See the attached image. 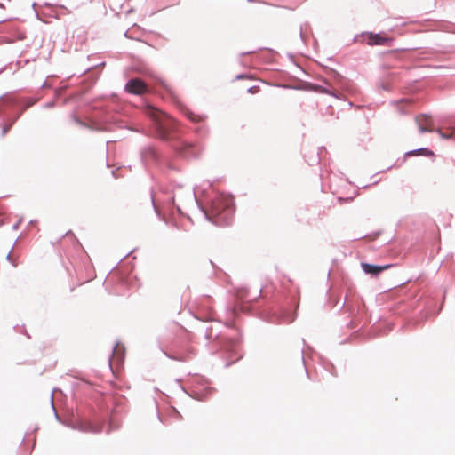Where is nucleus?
I'll list each match as a JSON object with an SVG mask.
<instances>
[{
	"mask_svg": "<svg viewBox=\"0 0 455 455\" xmlns=\"http://www.w3.org/2000/svg\"><path fill=\"white\" fill-rule=\"evenodd\" d=\"M143 113L152 126L148 135L157 137L182 157L196 158L199 156L201 146L184 140L179 124L170 116L148 102L144 103Z\"/></svg>",
	"mask_w": 455,
	"mask_h": 455,
	"instance_id": "1",
	"label": "nucleus"
},
{
	"mask_svg": "<svg viewBox=\"0 0 455 455\" xmlns=\"http://www.w3.org/2000/svg\"><path fill=\"white\" fill-rule=\"evenodd\" d=\"M196 317L202 322L209 323L204 327L205 347L210 354L220 353L228 361L225 364L226 368L243 358L242 337L238 330L234 329L235 335L228 333L229 327L215 321L212 310L205 313L199 312Z\"/></svg>",
	"mask_w": 455,
	"mask_h": 455,
	"instance_id": "2",
	"label": "nucleus"
},
{
	"mask_svg": "<svg viewBox=\"0 0 455 455\" xmlns=\"http://www.w3.org/2000/svg\"><path fill=\"white\" fill-rule=\"evenodd\" d=\"M192 196L204 218L211 223L219 227L230 226L233 222L235 212L234 196L226 193H216L209 201V206L205 207L196 197L195 188Z\"/></svg>",
	"mask_w": 455,
	"mask_h": 455,
	"instance_id": "3",
	"label": "nucleus"
},
{
	"mask_svg": "<svg viewBox=\"0 0 455 455\" xmlns=\"http://www.w3.org/2000/svg\"><path fill=\"white\" fill-rule=\"evenodd\" d=\"M299 291L292 288L279 295L275 305L260 313V318L272 323H291L297 316Z\"/></svg>",
	"mask_w": 455,
	"mask_h": 455,
	"instance_id": "4",
	"label": "nucleus"
},
{
	"mask_svg": "<svg viewBox=\"0 0 455 455\" xmlns=\"http://www.w3.org/2000/svg\"><path fill=\"white\" fill-rule=\"evenodd\" d=\"M161 350L166 357L179 362L189 361L196 355V350L190 345L188 335L176 338L168 348H161Z\"/></svg>",
	"mask_w": 455,
	"mask_h": 455,
	"instance_id": "5",
	"label": "nucleus"
},
{
	"mask_svg": "<svg viewBox=\"0 0 455 455\" xmlns=\"http://www.w3.org/2000/svg\"><path fill=\"white\" fill-rule=\"evenodd\" d=\"M94 108H99V113L95 115L94 118L99 121V130L109 131L113 125L118 127H124L122 121L116 120L115 116L108 113V110L103 109L101 106H94ZM128 130L139 132V130L125 126Z\"/></svg>",
	"mask_w": 455,
	"mask_h": 455,
	"instance_id": "6",
	"label": "nucleus"
},
{
	"mask_svg": "<svg viewBox=\"0 0 455 455\" xmlns=\"http://www.w3.org/2000/svg\"><path fill=\"white\" fill-rule=\"evenodd\" d=\"M420 118H422L424 120V122L427 124L428 119L430 118V116L427 114H422L420 116H417L415 118V121L418 124L419 132L420 133L436 132L437 134H439V136L441 138H443L444 140H451L453 138L454 133H455V119L451 120V122L448 123V129L451 130V132H443L440 128L433 129V128L427 127L420 122Z\"/></svg>",
	"mask_w": 455,
	"mask_h": 455,
	"instance_id": "7",
	"label": "nucleus"
},
{
	"mask_svg": "<svg viewBox=\"0 0 455 455\" xmlns=\"http://www.w3.org/2000/svg\"><path fill=\"white\" fill-rule=\"evenodd\" d=\"M124 91L132 95H143L150 91L149 85L140 77L129 79L124 86Z\"/></svg>",
	"mask_w": 455,
	"mask_h": 455,
	"instance_id": "8",
	"label": "nucleus"
},
{
	"mask_svg": "<svg viewBox=\"0 0 455 455\" xmlns=\"http://www.w3.org/2000/svg\"><path fill=\"white\" fill-rule=\"evenodd\" d=\"M198 384L188 394V395L196 400L203 401L214 392V388L209 387V382L203 377L198 378Z\"/></svg>",
	"mask_w": 455,
	"mask_h": 455,
	"instance_id": "9",
	"label": "nucleus"
},
{
	"mask_svg": "<svg viewBox=\"0 0 455 455\" xmlns=\"http://www.w3.org/2000/svg\"><path fill=\"white\" fill-rule=\"evenodd\" d=\"M367 36V44L369 45H392L394 43L393 37H387L383 35V33H373V32H365L361 35H356L354 37V41H356L359 36Z\"/></svg>",
	"mask_w": 455,
	"mask_h": 455,
	"instance_id": "10",
	"label": "nucleus"
},
{
	"mask_svg": "<svg viewBox=\"0 0 455 455\" xmlns=\"http://www.w3.org/2000/svg\"><path fill=\"white\" fill-rule=\"evenodd\" d=\"M140 156L144 164L148 162L159 164L164 160L163 155L152 145L141 148Z\"/></svg>",
	"mask_w": 455,
	"mask_h": 455,
	"instance_id": "11",
	"label": "nucleus"
},
{
	"mask_svg": "<svg viewBox=\"0 0 455 455\" xmlns=\"http://www.w3.org/2000/svg\"><path fill=\"white\" fill-rule=\"evenodd\" d=\"M360 265L364 274L371 277H378L383 271L394 267V264L378 265L368 262H361Z\"/></svg>",
	"mask_w": 455,
	"mask_h": 455,
	"instance_id": "12",
	"label": "nucleus"
},
{
	"mask_svg": "<svg viewBox=\"0 0 455 455\" xmlns=\"http://www.w3.org/2000/svg\"><path fill=\"white\" fill-rule=\"evenodd\" d=\"M40 96L36 97H28L24 99H19L12 96H7L5 97L4 102L8 103L10 106H15L19 104H22L21 111L28 109V108L35 105L39 100Z\"/></svg>",
	"mask_w": 455,
	"mask_h": 455,
	"instance_id": "13",
	"label": "nucleus"
},
{
	"mask_svg": "<svg viewBox=\"0 0 455 455\" xmlns=\"http://www.w3.org/2000/svg\"><path fill=\"white\" fill-rule=\"evenodd\" d=\"M442 310V306L436 308V303L432 299H427L422 301V309L420 314L422 318L427 319L428 317L436 316Z\"/></svg>",
	"mask_w": 455,
	"mask_h": 455,
	"instance_id": "14",
	"label": "nucleus"
},
{
	"mask_svg": "<svg viewBox=\"0 0 455 455\" xmlns=\"http://www.w3.org/2000/svg\"><path fill=\"white\" fill-rule=\"evenodd\" d=\"M73 429H76L81 432L90 433H100L103 430V423H93L92 421H79L72 427Z\"/></svg>",
	"mask_w": 455,
	"mask_h": 455,
	"instance_id": "15",
	"label": "nucleus"
},
{
	"mask_svg": "<svg viewBox=\"0 0 455 455\" xmlns=\"http://www.w3.org/2000/svg\"><path fill=\"white\" fill-rule=\"evenodd\" d=\"M341 307L345 308L346 311L349 313V315L353 317V320L351 321L350 324H353L354 322L358 320L359 315L362 313L363 310V307L360 305L358 301L352 303L344 300V302L341 305Z\"/></svg>",
	"mask_w": 455,
	"mask_h": 455,
	"instance_id": "16",
	"label": "nucleus"
},
{
	"mask_svg": "<svg viewBox=\"0 0 455 455\" xmlns=\"http://www.w3.org/2000/svg\"><path fill=\"white\" fill-rule=\"evenodd\" d=\"M180 112L188 119L190 120L191 122L195 123V124H200V123H203L205 118H206V116L204 115H200V114H196L194 113L192 110H190L188 107L184 106V105H181L180 107Z\"/></svg>",
	"mask_w": 455,
	"mask_h": 455,
	"instance_id": "17",
	"label": "nucleus"
},
{
	"mask_svg": "<svg viewBox=\"0 0 455 455\" xmlns=\"http://www.w3.org/2000/svg\"><path fill=\"white\" fill-rule=\"evenodd\" d=\"M427 156V157L433 156L434 152L431 149H429L428 148H419L409 150L404 153L402 163H404L408 156Z\"/></svg>",
	"mask_w": 455,
	"mask_h": 455,
	"instance_id": "18",
	"label": "nucleus"
},
{
	"mask_svg": "<svg viewBox=\"0 0 455 455\" xmlns=\"http://www.w3.org/2000/svg\"><path fill=\"white\" fill-rule=\"evenodd\" d=\"M136 71L145 77H148L151 79H156V76L155 75V73L152 71V69L150 68H148L147 66L138 67L136 68Z\"/></svg>",
	"mask_w": 455,
	"mask_h": 455,
	"instance_id": "19",
	"label": "nucleus"
},
{
	"mask_svg": "<svg viewBox=\"0 0 455 455\" xmlns=\"http://www.w3.org/2000/svg\"><path fill=\"white\" fill-rule=\"evenodd\" d=\"M308 209L307 207H300L297 210L296 212V218L298 221L299 222H309V220L306 217V213L307 212Z\"/></svg>",
	"mask_w": 455,
	"mask_h": 455,
	"instance_id": "20",
	"label": "nucleus"
},
{
	"mask_svg": "<svg viewBox=\"0 0 455 455\" xmlns=\"http://www.w3.org/2000/svg\"><path fill=\"white\" fill-rule=\"evenodd\" d=\"M151 202H152V205H153V208H154V212L156 214V216L158 217V219L160 220H162L163 222H164L165 224H167V219L166 217L161 212V211L159 210L158 206L156 204V202H155V199H154V196H153V193L151 192Z\"/></svg>",
	"mask_w": 455,
	"mask_h": 455,
	"instance_id": "21",
	"label": "nucleus"
},
{
	"mask_svg": "<svg viewBox=\"0 0 455 455\" xmlns=\"http://www.w3.org/2000/svg\"><path fill=\"white\" fill-rule=\"evenodd\" d=\"M321 363L325 368V370L329 371L331 375H337L336 372L334 371L335 367L331 362L328 361L327 359L321 358Z\"/></svg>",
	"mask_w": 455,
	"mask_h": 455,
	"instance_id": "22",
	"label": "nucleus"
},
{
	"mask_svg": "<svg viewBox=\"0 0 455 455\" xmlns=\"http://www.w3.org/2000/svg\"><path fill=\"white\" fill-rule=\"evenodd\" d=\"M175 197H176V194H174V195L171 197V199H170V201H169V206H168V208H169V210H170L172 212L173 209H175V210L177 211V212H178L180 215H183V212H182V211H181L180 207L178 204H175Z\"/></svg>",
	"mask_w": 455,
	"mask_h": 455,
	"instance_id": "23",
	"label": "nucleus"
},
{
	"mask_svg": "<svg viewBox=\"0 0 455 455\" xmlns=\"http://www.w3.org/2000/svg\"><path fill=\"white\" fill-rule=\"evenodd\" d=\"M118 346H119V343L117 342L112 348V353H111V356L109 358V365L111 366V359L112 357H114L115 355L117 356L118 359H122L123 357V352L121 353L119 348H118Z\"/></svg>",
	"mask_w": 455,
	"mask_h": 455,
	"instance_id": "24",
	"label": "nucleus"
},
{
	"mask_svg": "<svg viewBox=\"0 0 455 455\" xmlns=\"http://www.w3.org/2000/svg\"><path fill=\"white\" fill-rule=\"evenodd\" d=\"M168 415L174 420H180L181 419L180 413L174 407H170L168 410Z\"/></svg>",
	"mask_w": 455,
	"mask_h": 455,
	"instance_id": "25",
	"label": "nucleus"
},
{
	"mask_svg": "<svg viewBox=\"0 0 455 455\" xmlns=\"http://www.w3.org/2000/svg\"><path fill=\"white\" fill-rule=\"evenodd\" d=\"M50 403H51V407L53 411V413H54V417L56 419L57 421H60V418L56 411V408L54 406V402H53V392L51 394V396H50Z\"/></svg>",
	"mask_w": 455,
	"mask_h": 455,
	"instance_id": "26",
	"label": "nucleus"
},
{
	"mask_svg": "<svg viewBox=\"0 0 455 455\" xmlns=\"http://www.w3.org/2000/svg\"><path fill=\"white\" fill-rule=\"evenodd\" d=\"M70 118H71V119H72L76 124H77L78 125L83 126V127L86 126L85 123H84V122L80 117H78L75 113H72V114L70 115Z\"/></svg>",
	"mask_w": 455,
	"mask_h": 455,
	"instance_id": "27",
	"label": "nucleus"
},
{
	"mask_svg": "<svg viewBox=\"0 0 455 455\" xmlns=\"http://www.w3.org/2000/svg\"><path fill=\"white\" fill-rule=\"evenodd\" d=\"M323 92L324 93L329 94V95H331V96H333V97H335V98H337V99H340V96H341V94H340V93L337 92H336V91H334V90H329V89L323 88Z\"/></svg>",
	"mask_w": 455,
	"mask_h": 455,
	"instance_id": "28",
	"label": "nucleus"
},
{
	"mask_svg": "<svg viewBox=\"0 0 455 455\" xmlns=\"http://www.w3.org/2000/svg\"><path fill=\"white\" fill-rule=\"evenodd\" d=\"M5 97L0 96V114H4L5 111V108L10 106L8 103L4 102Z\"/></svg>",
	"mask_w": 455,
	"mask_h": 455,
	"instance_id": "29",
	"label": "nucleus"
},
{
	"mask_svg": "<svg viewBox=\"0 0 455 455\" xmlns=\"http://www.w3.org/2000/svg\"><path fill=\"white\" fill-rule=\"evenodd\" d=\"M0 126L2 128L1 137H4L6 133L10 131L11 127L6 124H1Z\"/></svg>",
	"mask_w": 455,
	"mask_h": 455,
	"instance_id": "30",
	"label": "nucleus"
},
{
	"mask_svg": "<svg viewBox=\"0 0 455 455\" xmlns=\"http://www.w3.org/2000/svg\"><path fill=\"white\" fill-rule=\"evenodd\" d=\"M320 160H321V157L319 156V152H317L316 156L308 161V164L313 165L315 164H318L320 162Z\"/></svg>",
	"mask_w": 455,
	"mask_h": 455,
	"instance_id": "31",
	"label": "nucleus"
},
{
	"mask_svg": "<svg viewBox=\"0 0 455 455\" xmlns=\"http://www.w3.org/2000/svg\"><path fill=\"white\" fill-rule=\"evenodd\" d=\"M56 105V101L53 100H51V101H48L46 103H44L43 105V108H45V109H48V108H54Z\"/></svg>",
	"mask_w": 455,
	"mask_h": 455,
	"instance_id": "32",
	"label": "nucleus"
},
{
	"mask_svg": "<svg viewBox=\"0 0 455 455\" xmlns=\"http://www.w3.org/2000/svg\"><path fill=\"white\" fill-rule=\"evenodd\" d=\"M259 87L258 85H253L247 89V92L251 93V94L257 93V92H259Z\"/></svg>",
	"mask_w": 455,
	"mask_h": 455,
	"instance_id": "33",
	"label": "nucleus"
},
{
	"mask_svg": "<svg viewBox=\"0 0 455 455\" xmlns=\"http://www.w3.org/2000/svg\"><path fill=\"white\" fill-rule=\"evenodd\" d=\"M301 360H302V363L305 368L306 373L308 375L307 368L306 365L305 348L304 347L301 349Z\"/></svg>",
	"mask_w": 455,
	"mask_h": 455,
	"instance_id": "34",
	"label": "nucleus"
},
{
	"mask_svg": "<svg viewBox=\"0 0 455 455\" xmlns=\"http://www.w3.org/2000/svg\"><path fill=\"white\" fill-rule=\"evenodd\" d=\"M4 212H5L4 208L0 205V226L4 225V219H3Z\"/></svg>",
	"mask_w": 455,
	"mask_h": 455,
	"instance_id": "35",
	"label": "nucleus"
},
{
	"mask_svg": "<svg viewBox=\"0 0 455 455\" xmlns=\"http://www.w3.org/2000/svg\"><path fill=\"white\" fill-rule=\"evenodd\" d=\"M6 259L10 261L13 267L17 266V263L12 258L11 251H9L8 254L6 255Z\"/></svg>",
	"mask_w": 455,
	"mask_h": 455,
	"instance_id": "36",
	"label": "nucleus"
},
{
	"mask_svg": "<svg viewBox=\"0 0 455 455\" xmlns=\"http://www.w3.org/2000/svg\"><path fill=\"white\" fill-rule=\"evenodd\" d=\"M181 188H182V185L181 184H180L178 182H174L173 183V190H174L175 193H176V191L178 189H181Z\"/></svg>",
	"mask_w": 455,
	"mask_h": 455,
	"instance_id": "37",
	"label": "nucleus"
},
{
	"mask_svg": "<svg viewBox=\"0 0 455 455\" xmlns=\"http://www.w3.org/2000/svg\"><path fill=\"white\" fill-rule=\"evenodd\" d=\"M157 418L159 419L160 422H162L163 424H169V422H167L165 419H164L159 412V411H157Z\"/></svg>",
	"mask_w": 455,
	"mask_h": 455,
	"instance_id": "38",
	"label": "nucleus"
},
{
	"mask_svg": "<svg viewBox=\"0 0 455 455\" xmlns=\"http://www.w3.org/2000/svg\"><path fill=\"white\" fill-rule=\"evenodd\" d=\"M118 427L116 426L112 421H109L108 423V432H109L110 430H113V429H116Z\"/></svg>",
	"mask_w": 455,
	"mask_h": 455,
	"instance_id": "39",
	"label": "nucleus"
},
{
	"mask_svg": "<svg viewBox=\"0 0 455 455\" xmlns=\"http://www.w3.org/2000/svg\"><path fill=\"white\" fill-rule=\"evenodd\" d=\"M22 221V219H20L15 224L12 225V230H17L19 228V226L20 222Z\"/></svg>",
	"mask_w": 455,
	"mask_h": 455,
	"instance_id": "40",
	"label": "nucleus"
},
{
	"mask_svg": "<svg viewBox=\"0 0 455 455\" xmlns=\"http://www.w3.org/2000/svg\"><path fill=\"white\" fill-rule=\"evenodd\" d=\"M22 113H23V112H22L21 110H20V111L18 112V116H13V117H12V118H11V120H12L14 123H16V122H17V120L21 116Z\"/></svg>",
	"mask_w": 455,
	"mask_h": 455,
	"instance_id": "41",
	"label": "nucleus"
},
{
	"mask_svg": "<svg viewBox=\"0 0 455 455\" xmlns=\"http://www.w3.org/2000/svg\"><path fill=\"white\" fill-rule=\"evenodd\" d=\"M353 198L352 197H347V198H344V197H339L338 200L339 202H348V201H351Z\"/></svg>",
	"mask_w": 455,
	"mask_h": 455,
	"instance_id": "42",
	"label": "nucleus"
},
{
	"mask_svg": "<svg viewBox=\"0 0 455 455\" xmlns=\"http://www.w3.org/2000/svg\"><path fill=\"white\" fill-rule=\"evenodd\" d=\"M204 127L203 125H201V126H198V127L196 129V133H201V132H204Z\"/></svg>",
	"mask_w": 455,
	"mask_h": 455,
	"instance_id": "43",
	"label": "nucleus"
},
{
	"mask_svg": "<svg viewBox=\"0 0 455 455\" xmlns=\"http://www.w3.org/2000/svg\"><path fill=\"white\" fill-rule=\"evenodd\" d=\"M48 87H51V84H49L46 81H44L40 86L41 89Z\"/></svg>",
	"mask_w": 455,
	"mask_h": 455,
	"instance_id": "44",
	"label": "nucleus"
},
{
	"mask_svg": "<svg viewBox=\"0 0 455 455\" xmlns=\"http://www.w3.org/2000/svg\"><path fill=\"white\" fill-rule=\"evenodd\" d=\"M245 77H246V75H244V74H239V75H237V76H235V79H236V80H241V79H243V78H245Z\"/></svg>",
	"mask_w": 455,
	"mask_h": 455,
	"instance_id": "45",
	"label": "nucleus"
},
{
	"mask_svg": "<svg viewBox=\"0 0 455 455\" xmlns=\"http://www.w3.org/2000/svg\"><path fill=\"white\" fill-rule=\"evenodd\" d=\"M14 124L15 123L12 120H11V118H9L6 124L10 125V127L12 128Z\"/></svg>",
	"mask_w": 455,
	"mask_h": 455,
	"instance_id": "46",
	"label": "nucleus"
},
{
	"mask_svg": "<svg viewBox=\"0 0 455 455\" xmlns=\"http://www.w3.org/2000/svg\"><path fill=\"white\" fill-rule=\"evenodd\" d=\"M14 124L15 123L12 120H11V118H9L6 124L10 125V127L12 128Z\"/></svg>",
	"mask_w": 455,
	"mask_h": 455,
	"instance_id": "47",
	"label": "nucleus"
},
{
	"mask_svg": "<svg viewBox=\"0 0 455 455\" xmlns=\"http://www.w3.org/2000/svg\"><path fill=\"white\" fill-rule=\"evenodd\" d=\"M299 36L302 40H304V34H303L302 27H300Z\"/></svg>",
	"mask_w": 455,
	"mask_h": 455,
	"instance_id": "48",
	"label": "nucleus"
},
{
	"mask_svg": "<svg viewBox=\"0 0 455 455\" xmlns=\"http://www.w3.org/2000/svg\"><path fill=\"white\" fill-rule=\"evenodd\" d=\"M116 170L111 171V174L113 175L114 178H116Z\"/></svg>",
	"mask_w": 455,
	"mask_h": 455,
	"instance_id": "49",
	"label": "nucleus"
},
{
	"mask_svg": "<svg viewBox=\"0 0 455 455\" xmlns=\"http://www.w3.org/2000/svg\"><path fill=\"white\" fill-rule=\"evenodd\" d=\"M133 251H134V250H132V251H130V252L126 253V255H125V256H124V257L122 258V259H125L126 257H128V256H129V255H130Z\"/></svg>",
	"mask_w": 455,
	"mask_h": 455,
	"instance_id": "50",
	"label": "nucleus"
},
{
	"mask_svg": "<svg viewBox=\"0 0 455 455\" xmlns=\"http://www.w3.org/2000/svg\"><path fill=\"white\" fill-rule=\"evenodd\" d=\"M254 52V51H250V52H243L242 55H246V54H250V53H252Z\"/></svg>",
	"mask_w": 455,
	"mask_h": 455,
	"instance_id": "51",
	"label": "nucleus"
},
{
	"mask_svg": "<svg viewBox=\"0 0 455 455\" xmlns=\"http://www.w3.org/2000/svg\"><path fill=\"white\" fill-rule=\"evenodd\" d=\"M370 186H371V185H364V186H363V187H362V188H369Z\"/></svg>",
	"mask_w": 455,
	"mask_h": 455,
	"instance_id": "52",
	"label": "nucleus"
},
{
	"mask_svg": "<svg viewBox=\"0 0 455 455\" xmlns=\"http://www.w3.org/2000/svg\"><path fill=\"white\" fill-rule=\"evenodd\" d=\"M90 69H91V68H87L83 72V74H84V73H85L86 71L90 70Z\"/></svg>",
	"mask_w": 455,
	"mask_h": 455,
	"instance_id": "53",
	"label": "nucleus"
},
{
	"mask_svg": "<svg viewBox=\"0 0 455 455\" xmlns=\"http://www.w3.org/2000/svg\"><path fill=\"white\" fill-rule=\"evenodd\" d=\"M0 8H4V4L0 3Z\"/></svg>",
	"mask_w": 455,
	"mask_h": 455,
	"instance_id": "54",
	"label": "nucleus"
},
{
	"mask_svg": "<svg viewBox=\"0 0 455 455\" xmlns=\"http://www.w3.org/2000/svg\"><path fill=\"white\" fill-rule=\"evenodd\" d=\"M248 2H252L253 0H247Z\"/></svg>",
	"mask_w": 455,
	"mask_h": 455,
	"instance_id": "55",
	"label": "nucleus"
}]
</instances>
